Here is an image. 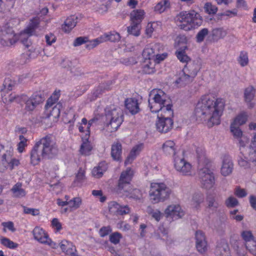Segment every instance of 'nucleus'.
Returning <instances> with one entry per match:
<instances>
[{"label":"nucleus","instance_id":"obj_48","mask_svg":"<svg viewBox=\"0 0 256 256\" xmlns=\"http://www.w3.org/2000/svg\"><path fill=\"white\" fill-rule=\"evenodd\" d=\"M208 207L212 210H216L218 206V202L215 200L213 196H208L206 198Z\"/></svg>","mask_w":256,"mask_h":256},{"label":"nucleus","instance_id":"obj_22","mask_svg":"<svg viewBox=\"0 0 256 256\" xmlns=\"http://www.w3.org/2000/svg\"><path fill=\"white\" fill-rule=\"evenodd\" d=\"M200 69L199 65L194 62H189L183 68L184 74H188L192 78H194Z\"/></svg>","mask_w":256,"mask_h":256},{"label":"nucleus","instance_id":"obj_14","mask_svg":"<svg viewBox=\"0 0 256 256\" xmlns=\"http://www.w3.org/2000/svg\"><path fill=\"white\" fill-rule=\"evenodd\" d=\"M109 212L112 215L123 216L130 212V210L128 205H120L116 202L112 201L108 203Z\"/></svg>","mask_w":256,"mask_h":256},{"label":"nucleus","instance_id":"obj_28","mask_svg":"<svg viewBox=\"0 0 256 256\" xmlns=\"http://www.w3.org/2000/svg\"><path fill=\"white\" fill-rule=\"evenodd\" d=\"M144 145L142 144H138L132 148L129 155L128 156L125 160L124 164L126 165L132 163L134 160L136 158L140 151L142 150Z\"/></svg>","mask_w":256,"mask_h":256},{"label":"nucleus","instance_id":"obj_38","mask_svg":"<svg viewBox=\"0 0 256 256\" xmlns=\"http://www.w3.org/2000/svg\"><path fill=\"white\" fill-rule=\"evenodd\" d=\"M233 248L238 256H246V252L241 242L236 241L233 244Z\"/></svg>","mask_w":256,"mask_h":256},{"label":"nucleus","instance_id":"obj_47","mask_svg":"<svg viewBox=\"0 0 256 256\" xmlns=\"http://www.w3.org/2000/svg\"><path fill=\"white\" fill-rule=\"evenodd\" d=\"M30 98L36 106L44 100V96L40 92L34 93Z\"/></svg>","mask_w":256,"mask_h":256},{"label":"nucleus","instance_id":"obj_13","mask_svg":"<svg viewBox=\"0 0 256 256\" xmlns=\"http://www.w3.org/2000/svg\"><path fill=\"white\" fill-rule=\"evenodd\" d=\"M184 151L179 152L178 156H175L174 160V166L176 170L182 175H190L192 168L191 164L186 161L184 158Z\"/></svg>","mask_w":256,"mask_h":256},{"label":"nucleus","instance_id":"obj_60","mask_svg":"<svg viewBox=\"0 0 256 256\" xmlns=\"http://www.w3.org/2000/svg\"><path fill=\"white\" fill-rule=\"evenodd\" d=\"M19 138L20 141L18 144V150L20 152H22L24 147L26 146L27 140L22 135H20Z\"/></svg>","mask_w":256,"mask_h":256},{"label":"nucleus","instance_id":"obj_51","mask_svg":"<svg viewBox=\"0 0 256 256\" xmlns=\"http://www.w3.org/2000/svg\"><path fill=\"white\" fill-rule=\"evenodd\" d=\"M238 126L232 124L230 125V131L234 137L237 139L240 138L242 136V131Z\"/></svg>","mask_w":256,"mask_h":256},{"label":"nucleus","instance_id":"obj_16","mask_svg":"<svg viewBox=\"0 0 256 256\" xmlns=\"http://www.w3.org/2000/svg\"><path fill=\"white\" fill-rule=\"evenodd\" d=\"M234 170V164L232 158L228 156H224L222 158L220 173L224 176H230Z\"/></svg>","mask_w":256,"mask_h":256},{"label":"nucleus","instance_id":"obj_23","mask_svg":"<svg viewBox=\"0 0 256 256\" xmlns=\"http://www.w3.org/2000/svg\"><path fill=\"white\" fill-rule=\"evenodd\" d=\"M145 12L143 10H133L130 14L131 23L136 25H140L144 18Z\"/></svg>","mask_w":256,"mask_h":256},{"label":"nucleus","instance_id":"obj_50","mask_svg":"<svg viewBox=\"0 0 256 256\" xmlns=\"http://www.w3.org/2000/svg\"><path fill=\"white\" fill-rule=\"evenodd\" d=\"M168 0H164L159 2L154 7V10L158 13L164 12L168 6Z\"/></svg>","mask_w":256,"mask_h":256},{"label":"nucleus","instance_id":"obj_32","mask_svg":"<svg viewBox=\"0 0 256 256\" xmlns=\"http://www.w3.org/2000/svg\"><path fill=\"white\" fill-rule=\"evenodd\" d=\"M190 76L184 74L182 70V74H180L179 78L176 80L175 83L178 85V86L182 87L190 84L193 80Z\"/></svg>","mask_w":256,"mask_h":256},{"label":"nucleus","instance_id":"obj_36","mask_svg":"<svg viewBox=\"0 0 256 256\" xmlns=\"http://www.w3.org/2000/svg\"><path fill=\"white\" fill-rule=\"evenodd\" d=\"M248 119V114L246 112H242L239 114L234 120L232 124L240 126L246 123Z\"/></svg>","mask_w":256,"mask_h":256},{"label":"nucleus","instance_id":"obj_37","mask_svg":"<svg viewBox=\"0 0 256 256\" xmlns=\"http://www.w3.org/2000/svg\"><path fill=\"white\" fill-rule=\"evenodd\" d=\"M246 150L249 162L256 166V148L249 146Z\"/></svg>","mask_w":256,"mask_h":256},{"label":"nucleus","instance_id":"obj_4","mask_svg":"<svg viewBox=\"0 0 256 256\" xmlns=\"http://www.w3.org/2000/svg\"><path fill=\"white\" fill-rule=\"evenodd\" d=\"M150 96H152L148 100V106L152 112H158L160 111L163 112L172 110V104L166 94L162 90H153L150 92Z\"/></svg>","mask_w":256,"mask_h":256},{"label":"nucleus","instance_id":"obj_42","mask_svg":"<svg viewBox=\"0 0 256 256\" xmlns=\"http://www.w3.org/2000/svg\"><path fill=\"white\" fill-rule=\"evenodd\" d=\"M209 30L207 28H204L200 30L196 36V40L197 42H202L206 36L208 35Z\"/></svg>","mask_w":256,"mask_h":256},{"label":"nucleus","instance_id":"obj_20","mask_svg":"<svg viewBox=\"0 0 256 256\" xmlns=\"http://www.w3.org/2000/svg\"><path fill=\"white\" fill-rule=\"evenodd\" d=\"M110 155L113 160L115 161L122 160V146L119 142H114L112 145Z\"/></svg>","mask_w":256,"mask_h":256},{"label":"nucleus","instance_id":"obj_43","mask_svg":"<svg viewBox=\"0 0 256 256\" xmlns=\"http://www.w3.org/2000/svg\"><path fill=\"white\" fill-rule=\"evenodd\" d=\"M31 36H29L28 34L25 33L24 30L20 33V40L26 48H28L32 44L30 40H29V38Z\"/></svg>","mask_w":256,"mask_h":256},{"label":"nucleus","instance_id":"obj_39","mask_svg":"<svg viewBox=\"0 0 256 256\" xmlns=\"http://www.w3.org/2000/svg\"><path fill=\"white\" fill-rule=\"evenodd\" d=\"M22 98L25 102V110L27 111H32L36 108V104L30 98L27 100L26 96L22 95Z\"/></svg>","mask_w":256,"mask_h":256},{"label":"nucleus","instance_id":"obj_10","mask_svg":"<svg viewBox=\"0 0 256 256\" xmlns=\"http://www.w3.org/2000/svg\"><path fill=\"white\" fill-rule=\"evenodd\" d=\"M173 116L172 110L162 112L160 116H158L156 125V130L161 133H166L172 129L174 122L171 118Z\"/></svg>","mask_w":256,"mask_h":256},{"label":"nucleus","instance_id":"obj_34","mask_svg":"<svg viewBox=\"0 0 256 256\" xmlns=\"http://www.w3.org/2000/svg\"><path fill=\"white\" fill-rule=\"evenodd\" d=\"M215 254L220 256H229V248L226 244H218L216 246L215 250Z\"/></svg>","mask_w":256,"mask_h":256},{"label":"nucleus","instance_id":"obj_56","mask_svg":"<svg viewBox=\"0 0 256 256\" xmlns=\"http://www.w3.org/2000/svg\"><path fill=\"white\" fill-rule=\"evenodd\" d=\"M102 38H96L86 42V48L88 50L92 49L102 42Z\"/></svg>","mask_w":256,"mask_h":256},{"label":"nucleus","instance_id":"obj_63","mask_svg":"<svg viewBox=\"0 0 256 256\" xmlns=\"http://www.w3.org/2000/svg\"><path fill=\"white\" fill-rule=\"evenodd\" d=\"M24 211L25 214H30L34 216H38L40 214L38 210L26 206L24 207Z\"/></svg>","mask_w":256,"mask_h":256},{"label":"nucleus","instance_id":"obj_35","mask_svg":"<svg viewBox=\"0 0 256 256\" xmlns=\"http://www.w3.org/2000/svg\"><path fill=\"white\" fill-rule=\"evenodd\" d=\"M226 35V32L222 28H214L212 31V36L214 40H218L224 38Z\"/></svg>","mask_w":256,"mask_h":256},{"label":"nucleus","instance_id":"obj_58","mask_svg":"<svg viewBox=\"0 0 256 256\" xmlns=\"http://www.w3.org/2000/svg\"><path fill=\"white\" fill-rule=\"evenodd\" d=\"M239 63L242 66H246L248 62V56L246 52H242L239 56Z\"/></svg>","mask_w":256,"mask_h":256},{"label":"nucleus","instance_id":"obj_18","mask_svg":"<svg viewBox=\"0 0 256 256\" xmlns=\"http://www.w3.org/2000/svg\"><path fill=\"white\" fill-rule=\"evenodd\" d=\"M196 248L201 254L207 250L208 244L205 236L202 231L198 230L196 232Z\"/></svg>","mask_w":256,"mask_h":256},{"label":"nucleus","instance_id":"obj_33","mask_svg":"<svg viewBox=\"0 0 256 256\" xmlns=\"http://www.w3.org/2000/svg\"><path fill=\"white\" fill-rule=\"evenodd\" d=\"M241 155L239 156V158L238 160V165L244 169L250 168V164L248 162V158L247 156V154L244 152V150L241 149L240 152Z\"/></svg>","mask_w":256,"mask_h":256},{"label":"nucleus","instance_id":"obj_2","mask_svg":"<svg viewBox=\"0 0 256 256\" xmlns=\"http://www.w3.org/2000/svg\"><path fill=\"white\" fill-rule=\"evenodd\" d=\"M58 146L50 136L43 137L37 142L30 152L31 163L38 164L42 159H52L57 156Z\"/></svg>","mask_w":256,"mask_h":256},{"label":"nucleus","instance_id":"obj_26","mask_svg":"<svg viewBox=\"0 0 256 256\" xmlns=\"http://www.w3.org/2000/svg\"><path fill=\"white\" fill-rule=\"evenodd\" d=\"M78 17L75 16H72L68 18L62 25V30L65 32H69L78 23Z\"/></svg>","mask_w":256,"mask_h":256},{"label":"nucleus","instance_id":"obj_19","mask_svg":"<svg viewBox=\"0 0 256 256\" xmlns=\"http://www.w3.org/2000/svg\"><path fill=\"white\" fill-rule=\"evenodd\" d=\"M256 94V89L252 86H250L244 90V100L250 108H252L254 106V103L252 102Z\"/></svg>","mask_w":256,"mask_h":256},{"label":"nucleus","instance_id":"obj_61","mask_svg":"<svg viewBox=\"0 0 256 256\" xmlns=\"http://www.w3.org/2000/svg\"><path fill=\"white\" fill-rule=\"evenodd\" d=\"M238 200L234 197L230 196L226 201V204L228 207H234L238 204Z\"/></svg>","mask_w":256,"mask_h":256},{"label":"nucleus","instance_id":"obj_27","mask_svg":"<svg viewBox=\"0 0 256 256\" xmlns=\"http://www.w3.org/2000/svg\"><path fill=\"white\" fill-rule=\"evenodd\" d=\"M90 136V131L88 130V134H86L85 137L82 138V144L80 146V152L82 154L89 155L90 152L92 150V146L88 141Z\"/></svg>","mask_w":256,"mask_h":256},{"label":"nucleus","instance_id":"obj_21","mask_svg":"<svg viewBox=\"0 0 256 256\" xmlns=\"http://www.w3.org/2000/svg\"><path fill=\"white\" fill-rule=\"evenodd\" d=\"M126 108L132 114L138 113L140 110L139 104L137 99L135 98H128L124 101Z\"/></svg>","mask_w":256,"mask_h":256},{"label":"nucleus","instance_id":"obj_46","mask_svg":"<svg viewBox=\"0 0 256 256\" xmlns=\"http://www.w3.org/2000/svg\"><path fill=\"white\" fill-rule=\"evenodd\" d=\"M70 207L74 210L80 208L82 204V199L79 197H75L68 201Z\"/></svg>","mask_w":256,"mask_h":256},{"label":"nucleus","instance_id":"obj_49","mask_svg":"<svg viewBox=\"0 0 256 256\" xmlns=\"http://www.w3.org/2000/svg\"><path fill=\"white\" fill-rule=\"evenodd\" d=\"M1 244L10 248H15L18 247V244L6 238H2L0 239Z\"/></svg>","mask_w":256,"mask_h":256},{"label":"nucleus","instance_id":"obj_11","mask_svg":"<svg viewBox=\"0 0 256 256\" xmlns=\"http://www.w3.org/2000/svg\"><path fill=\"white\" fill-rule=\"evenodd\" d=\"M60 97V92H54L48 98L45 105V108L48 113V116L54 118H58L60 116L62 105L60 103H56Z\"/></svg>","mask_w":256,"mask_h":256},{"label":"nucleus","instance_id":"obj_44","mask_svg":"<svg viewBox=\"0 0 256 256\" xmlns=\"http://www.w3.org/2000/svg\"><path fill=\"white\" fill-rule=\"evenodd\" d=\"M176 55L180 62H186L187 64L190 62V58L186 54V52L183 50L176 51Z\"/></svg>","mask_w":256,"mask_h":256},{"label":"nucleus","instance_id":"obj_40","mask_svg":"<svg viewBox=\"0 0 256 256\" xmlns=\"http://www.w3.org/2000/svg\"><path fill=\"white\" fill-rule=\"evenodd\" d=\"M20 98H22V96L20 97L14 94H10L8 96L2 97V100L4 103L8 104L14 102H18Z\"/></svg>","mask_w":256,"mask_h":256},{"label":"nucleus","instance_id":"obj_31","mask_svg":"<svg viewBox=\"0 0 256 256\" xmlns=\"http://www.w3.org/2000/svg\"><path fill=\"white\" fill-rule=\"evenodd\" d=\"M11 192L12 193V196L16 198H22L26 194V191L22 188V183L20 182L15 184L11 189Z\"/></svg>","mask_w":256,"mask_h":256},{"label":"nucleus","instance_id":"obj_6","mask_svg":"<svg viewBox=\"0 0 256 256\" xmlns=\"http://www.w3.org/2000/svg\"><path fill=\"white\" fill-rule=\"evenodd\" d=\"M172 190L164 183H152L150 190V200L153 204L164 202L168 200Z\"/></svg>","mask_w":256,"mask_h":256},{"label":"nucleus","instance_id":"obj_30","mask_svg":"<svg viewBox=\"0 0 256 256\" xmlns=\"http://www.w3.org/2000/svg\"><path fill=\"white\" fill-rule=\"evenodd\" d=\"M108 166L105 162H102L98 164V165L94 168L92 174L94 176L100 178L102 176L104 172L107 170Z\"/></svg>","mask_w":256,"mask_h":256},{"label":"nucleus","instance_id":"obj_7","mask_svg":"<svg viewBox=\"0 0 256 256\" xmlns=\"http://www.w3.org/2000/svg\"><path fill=\"white\" fill-rule=\"evenodd\" d=\"M106 117L108 128L111 132L116 131L123 121L122 110L120 108H113L106 111Z\"/></svg>","mask_w":256,"mask_h":256},{"label":"nucleus","instance_id":"obj_62","mask_svg":"<svg viewBox=\"0 0 256 256\" xmlns=\"http://www.w3.org/2000/svg\"><path fill=\"white\" fill-rule=\"evenodd\" d=\"M87 42H88V38L85 36H80L75 39L73 45L74 46H77L84 44H86Z\"/></svg>","mask_w":256,"mask_h":256},{"label":"nucleus","instance_id":"obj_57","mask_svg":"<svg viewBox=\"0 0 256 256\" xmlns=\"http://www.w3.org/2000/svg\"><path fill=\"white\" fill-rule=\"evenodd\" d=\"M122 238V234L120 232H115L110 236V241L112 243L116 244L120 242Z\"/></svg>","mask_w":256,"mask_h":256},{"label":"nucleus","instance_id":"obj_15","mask_svg":"<svg viewBox=\"0 0 256 256\" xmlns=\"http://www.w3.org/2000/svg\"><path fill=\"white\" fill-rule=\"evenodd\" d=\"M166 216H170L172 218L176 220L182 218L184 213L179 205L172 204L168 206L164 211Z\"/></svg>","mask_w":256,"mask_h":256},{"label":"nucleus","instance_id":"obj_52","mask_svg":"<svg viewBox=\"0 0 256 256\" xmlns=\"http://www.w3.org/2000/svg\"><path fill=\"white\" fill-rule=\"evenodd\" d=\"M110 82L101 84L98 86L94 94H96V96H98L99 94L103 92L104 90H110Z\"/></svg>","mask_w":256,"mask_h":256},{"label":"nucleus","instance_id":"obj_29","mask_svg":"<svg viewBox=\"0 0 256 256\" xmlns=\"http://www.w3.org/2000/svg\"><path fill=\"white\" fill-rule=\"evenodd\" d=\"M158 48V45L154 44L152 47L145 48L142 52L143 56L146 59H152L155 58L157 50Z\"/></svg>","mask_w":256,"mask_h":256},{"label":"nucleus","instance_id":"obj_25","mask_svg":"<svg viewBox=\"0 0 256 256\" xmlns=\"http://www.w3.org/2000/svg\"><path fill=\"white\" fill-rule=\"evenodd\" d=\"M40 18L36 16L30 20L29 24L24 30L25 33L32 36L36 34V30L40 24Z\"/></svg>","mask_w":256,"mask_h":256},{"label":"nucleus","instance_id":"obj_41","mask_svg":"<svg viewBox=\"0 0 256 256\" xmlns=\"http://www.w3.org/2000/svg\"><path fill=\"white\" fill-rule=\"evenodd\" d=\"M140 25H136L131 23L130 26L127 27V31L129 34L138 36L140 34Z\"/></svg>","mask_w":256,"mask_h":256},{"label":"nucleus","instance_id":"obj_55","mask_svg":"<svg viewBox=\"0 0 256 256\" xmlns=\"http://www.w3.org/2000/svg\"><path fill=\"white\" fill-rule=\"evenodd\" d=\"M245 246L246 249L253 255L256 253V241L253 240L248 241L247 244H245Z\"/></svg>","mask_w":256,"mask_h":256},{"label":"nucleus","instance_id":"obj_59","mask_svg":"<svg viewBox=\"0 0 256 256\" xmlns=\"http://www.w3.org/2000/svg\"><path fill=\"white\" fill-rule=\"evenodd\" d=\"M242 236L245 241V244H247L248 241L254 240L253 235L250 231L246 230L242 232Z\"/></svg>","mask_w":256,"mask_h":256},{"label":"nucleus","instance_id":"obj_53","mask_svg":"<svg viewBox=\"0 0 256 256\" xmlns=\"http://www.w3.org/2000/svg\"><path fill=\"white\" fill-rule=\"evenodd\" d=\"M204 8L206 12L208 14H215L218 11L217 7L212 4L210 2L206 3Z\"/></svg>","mask_w":256,"mask_h":256},{"label":"nucleus","instance_id":"obj_17","mask_svg":"<svg viewBox=\"0 0 256 256\" xmlns=\"http://www.w3.org/2000/svg\"><path fill=\"white\" fill-rule=\"evenodd\" d=\"M34 238L42 244L52 246V241L49 238L48 234L41 228L36 227L32 231Z\"/></svg>","mask_w":256,"mask_h":256},{"label":"nucleus","instance_id":"obj_12","mask_svg":"<svg viewBox=\"0 0 256 256\" xmlns=\"http://www.w3.org/2000/svg\"><path fill=\"white\" fill-rule=\"evenodd\" d=\"M6 152H4L0 156V172H4L7 168L12 170L20 162L18 160L12 158L13 150L11 146H6Z\"/></svg>","mask_w":256,"mask_h":256},{"label":"nucleus","instance_id":"obj_3","mask_svg":"<svg viewBox=\"0 0 256 256\" xmlns=\"http://www.w3.org/2000/svg\"><path fill=\"white\" fill-rule=\"evenodd\" d=\"M174 20L178 26L186 31L198 28L202 23V17L194 10L181 12L177 14Z\"/></svg>","mask_w":256,"mask_h":256},{"label":"nucleus","instance_id":"obj_64","mask_svg":"<svg viewBox=\"0 0 256 256\" xmlns=\"http://www.w3.org/2000/svg\"><path fill=\"white\" fill-rule=\"evenodd\" d=\"M112 232L110 226H103L99 230V234L101 237H104L108 235Z\"/></svg>","mask_w":256,"mask_h":256},{"label":"nucleus","instance_id":"obj_9","mask_svg":"<svg viewBox=\"0 0 256 256\" xmlns=\"http://www.w3.org/2000/svg\"><path fill=\"white\" fill-rule=\"evenodd\" d=\"M133 176V172L130 168H128L122 172L120 174L118 185V191L126 196L132 193V188L130 184Z\"/></svg>","mask_w":256,"mask_h":256},{"label":"nucleus","instance_id":"obj_45","mask_svg":"<svg viewBox=\"0 0 256 256\" xmlns=\"http://www.w3.org/2000/svg\"><path fill=\"white\" fill-rule=\"evenodd\" d=\"M104 40H108L114 42L119 41L120 38V34L117 32H111L110 34H106L104 35Z\"/></svg>","mask_w":256,"mask_h":256},{"label":"nucleus","instance_id":"obj_5","mask_svg":"<svg viewBox=\"0 0 256 256\" xmlns=\"http://www.w3.org/2000/svg\"><path fill=\"white\" fill-rule=\"evenodd\" d=\"M208 161L204 158H199L198 174L202 186L209 190L214 186V178L213 172L209 168L210 164Z\"/></svg>","mask_w":256,"mask_h":256},{"label":"nucleus","instance_id":"obj_8","mask_svg":"<svg viewBox=\"0 0 256 256\" xmlns=\"http://www.w3.org/2000/svg\"><path fill=\"white\" fill-rule=\"evenodd\" d=\"M18 40L12 28L8 24L4 26L0 30V44L3 47H10Z\"/></svg>","mask_w":256,"mask_h":256},{"label":"nucleus","instance_id":"obj_54","mask_svg":"<svg viewBox=\"0 0 256 256\" xmlns=\"http://www.w3.org/2000/svg\"><path fill=\"white\" fill-rule=\"evenodd\" d=\"M16 84V82L12 80L10 78H6L3 84L4 88L9 90H12Z\"/></svg>","mask_w":256,"mask_h":256},{"label":"nucleus","instance_id":"obj_1","mask_svg":"<svg viewBox=\"0 0 256 256\" xmlns=\"http://www.w3.org/2000/svg\"><path fill=\"white\" fill-rule=\"evenodd\" d=\"M224 107L223 99L216 98L211 95L202 96L198 101L194 110L198 120L208 121V126L218 125Z\"/></svg>","mask_w":256,"mask_h":256},{"label":"nucleus","instance_id":"obj_24","mask_svg":"<svg viewBox=\"0 0 256 256\" xmlns=\"http://www.w3.org/2000/svg\"><path fill=\"white\" fill-rule=\"evenodd\" d=\"M176 144L174 141L172 140H166L163 144L162 149L164 153L166 155H172L174 158L175 156H178L179 152H181L180 151H178L177 152H176Z\"/></svg>","mask_w":256,"mask_h":256}]
</instances>
